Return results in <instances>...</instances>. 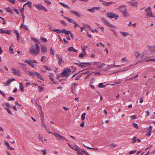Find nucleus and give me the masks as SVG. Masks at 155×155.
<instances>
[{
	"label": "nucleus",
	"instance_id": "obj_2",
	"mask_svg": "<svg viewBox=\"0 0 155 155\" xmlns=\"http://www.w3.org/2000/svg\"><path fill=\"white\" fill-rule=\"evenodd\" d=\"M126 7V6L125 5H123L120 6L118 8V9L122 13V15L125 17L129 15L127 9L125 8Z\"/></svg>",
	"mask_w": 155,
	"mask_h": 155
},
{
	"label": "nucleus",
	"instance_id": "obj_15",
	"mask_svg": "<svg viewBox=\"0 0 155 155\" xmlns=\"http://www.w3.org/2000/svg\"><path fill=\"white\" fill-rule=\"evenodd\" d=\"M15 79L14 78H12L11 79H10L8 80L6 82V84L5 85H5H7L9 86V85L12 82V81H15Z\"/></svg>",
	"mask_w": 155,
	"mask_h": 155
},
{
	"label": "nucleus",
	"instance_id": "obj_39",
	"mask_svg": "<svg viewBox=\"0 0 155 155\" xmlns=\"http://www.w3.org/2000/svg\"><path fill=\"white\" fill-rule=\"evenodd\" d=\"M49 77H50V79L52 81H53V80H54V76H53V75L52 74H51L49 76Z\"/></svg>",
	"mask_w": 155,
	"mask_h": 155
},
{
	"label": "nucleus",
	"instance_id": "obj_58",
	"mask_svg": "<svg viewBox=\"0 0 155 155\" xmlns=\"http://www.w3.org/2000/svg\"><path fill=\"white\" fill-rule=\"evenodd\" d=\"M133 126L135 128H138L137 124H136V123L134 124Z\"/></svg>",
	"mask_w": 155,
	"mask_h": 155
},
{
	"label": "nucleus",
	"instance_id": "obj_14",
	"mask_svg": "<svg viewBox=\"0 0 155 155\" xmlns=\"http://www.w3.org/2000/svg\"><path fill=\"white\" fill-rule=\"evenodd\" d=\"M41 50L42 52L43 53H45L47 51V49L46 45H41Z\"/></svg>",
	"mask_w": 155,
	"mask_h": 155
},
{
	"label": "nucleus",
	"instance_id": "obj_23",
	"mask_svg": "<svg viewBox=\"0 0 155 155\" xmlns=\"http://www.w3.org/2000/svg\"><path fill=\"white\" fill-rule=\"evenodd\" d=\"M63 74H64V76L65 77H67L68 76L69 74V73L66 70L63 71Z\"/></svg>",
	"mask_w": 155,
	"mask_h": 155
},
{
	"label": "nucleus",
	"instance_id": "obj_35",
	"mask_svg": "<svg viewBox=\"0 0 155 155\" xmlns=\"http://www.w3.org/2000/svg\"><path fill=\"white\" fill-rule=\"evenodd\" d=\"M5 109L7 110V111L8 113L11 114V115H13V114L12 113V112L10 111L9 109L8 108L5 107Z\"/></svg>",
	"mask_w": 155,
	"mask_h": 155
},
{
	"label": "nucleus",
	"instance_id": "obj_4",
	"mask_svg": "<svg viewBox=\"0 0 155 155\" xmlns=\"http://www.w3.org/2000/svg\"><path fill=\"white\" fill-rule=\"evenodd\" d=\"M33 5L37 9H38L40 10H42V9H43L45 12H46L48 11V9H47L45 7H44L41 4L39 3L37 4H34Z\"/></svg>",
	"mask_w": 155,
	"mask_h": 155
},
{
	"label": "nucleus",
	"instance_id": "obj_22",
	"mask_svg": "<svg viewBox=\"0 0 155 155\" xmlns=\"http://www.w3.org/2000/svg\"><path fill=\"white\" fill-rule=\"evenodd\" d=\"M132 66V65H130L129 66L124 68H123V70H121L122 71H125L128 70L130 69H131V67Z\"/></svg>",
	"mask_w": 155,
	"mask_h": 155
},
{
	"label": "nucleus",
	"instance_id": "obj_41",
	"mask_svg": "<svg viewBox=\"0 0 155 155\" xmlns=\"http://www.w3.org/2000/svg\"><path fill=\"white\" fill-rule=\"evenodd\" d=\"M117 145L115 144L114 143H112L110 145V147L112 148H114L115 146H117Z\"/></svg>",
	"mask_w": 155,
	"mask_h": 155
},
{
	"label": "nucleus",
	"instance_id": "obj_21",
	"mask_svg": "<svg viewBox=\"0 0 155 155\" xmlns=\"http://www.w3.org/2000/svg\"><path fill=\"white\" fill-rule=\"evenodd\" d=\"M20 28H21L24 29H28V28L27 26L24 25V23L22 24L20 26Z\"/></svg>",
	"mask_w": 155,
	"mask_h": 155
},
{
	"label": "nucleus",
	"instance_id": "obj_17",
	"mask_svg": "<svg viewBox=\"0 0 155 155\" xmlns=\"http://www.w3.org/2000/svg\"><path fill=\"white\" fill-rule=\"evenodd\" d=\"M68 50L70 51H74L76 53L78 52V50L74 48L71 46L68 48Z\"/></svg>",
	"mask_w": 155,
	"mask_h": 155
},
{
	"label": "nucleus",
	"instance_id": "obj_34",
	"mask_svg": "<svg viewBox=\"0 0 155 155\" xmlns=\"http://www.w3.org/2000/svg\"><path fill=\"white\" fill-rule=\"evenodd\" d=\"M154 46H151L149 47V48L150 49V50L151 51H155V49L153 48V47Z\"/></svg>",
	"mask_w": 155,
	"mask_h": 155
},
{
	"label": "nucleus",
	"instance_id": "obj_12",
	"mask_svg": "<svg viewBox=\"0 0 155 155\" xmlns=\"http://www.w3.org/2000/svg\"><path fill=\"white\" fill-rule=\"evenodd\" d=\"M54 134L56 137L57 140H59L60 139H62L63 137L61 136L60 134L56 133H54L52 134Z\"/></svg>",
	"mask_w": 155,
	"mask_h": 155
},
{
	"label": "nucleus",
	"instance_id": "obj_33",
	"mask_svg": "<svg viewBox=\"0 0 155 155\" xmlns=\"http://www.w3.org/2000/svg\"><path fill=\"white\" fill-rule=\"evenodd\" d=\"M84 25V26H85V27H86L87 28L89 29H91V27H90V26L87 24H83Z\"/></svg>",
	"mask_w": 155,
	"mask_h": 155
},
{
	"label": "nucleus",
	"instance_id": "obj_20",
	"mask_svg": "<svg viewBox=\"0 0 155 155\" xmlns=\"http://www.w3.org/2000/svg\"><path fill=\"white\" fill-rule=\"evenodd\" d=\"M32 4V3L31 2H29V1L28 2L26 3L24 5L23 7H24L26 5H28V7H29L31 8V7Z\"/></svg>",
	"mask_w": 155,
	"mask_h": 155
},
{
	"label": "nucleus",
	"instance_id": "obj_54",
	"mask_svg": "<svg viewBox=\"0 0 155 155\" xmlns=\"http://www.w3.org/2000/svg\"><path fill=\"white\" fill-rule=\"evenodd\" d=\"M60 21L61 22V23L63 24L64 25H66V23L64 21V20H62V21Z\"/></svg>",
	"mask_w": 155,
	"mask_h": 155
},
{
	"label": "nucleus",
	"instance_id": "obj_13",
	"mask_svg": "<svg viewBox=\"0 0 155 155\" xmlns=\"http://www.w3.org/2000/svg\"><path fill=\"white\" fill-rule=\"evenodd\" d=\"M56 56L58 57V59L59 60V61H58V63L60 65L62 63H64V61L62 59V56H59V55L58 54H55Z\"/></svg>",
	"mask_w": 155,
	"mask_h": 155
},
{
	"label": "nucleus",
	"instance_id": "obj_24",
	"mask_svg": "<svg viewBox=\"0 0 155 155\" xmlns=\"http://www.w3.org/2000/svg\"><path fill=\"white\" fill-rule=\"evenodd\" d=\"M120 32L122 35L124 36H125L127 35H129V33L128 32H122L120 31Z\"/></svg>",
	"mask_w": 155,
	"mask_h": 155
},
{
	"label": "nucleus",
	"instance_id": "obj_9",
	"mask_svg": "<svg viewBox=\"0 0 155 155\" xmlns=\"http://www.w3.org/2000/svg\"><path fill=\"white\" fill-rule=\"evenodd\" d=\"M26 72L25 73H26L27 74H29L30 76H32L34 78H35L34 75H36V73L35 72H31L29 71H27V70H26L25 71Z\"/></svg>",
	"mask_w": 155,
	"mask_h": 155
},
{
	"label": "nucleus",
	"instance_id": "obj_61",
	"mask_svg": "<svg viewBox=\"0 0 155 155\" xmlns=\"http://www.w3.org/2000/svg\"><path fill=\"white\" fill-rule=\"evenodd\" d=\"M91 31L93 33L94 32L97 33L98 32V31L96 29H94V30L91 29Z\"/></svg>",
	"mask_w": 155,
	"mask_h": 155
},
{
	"label": "nucleus",
	"instance_id": "obj_18",
	"mask_svg": "<svg viewBox=\"0 0 155 155\" xmlns=\"http://www.w3.org/2000/svg\"><path fill=\"white\" fill-rule=\"evenodd\" d=\"M62 32L64 33L67 35H68L69 34H71V31H67L65 29H62Z\"/></svg>",
	"mask_w": 155,
	"mask_h": 155
},
{
	"label": "nucleus",
	"instance_id": "obj_32",
	"mask_svg": "<svg viewBox=\"0 0 155 155\" xmlns=\"http://www.w3.org/2000/svg\"><path fill=\"white\" fill-rule=\"evenodd\" d=\"M7 11L9 12H12V10L9 7H7L6 8Z\"/></svg>",
	"mask_w": 155,
	"mask_h": 155
},
{
	"label": "nucleus",
	"instance_id": "obj_64",
	"mask_svg": "<svg viewBox=\"0 0 155 155\" xmlns=\"http://www.w3.org/2000/svg\"><path fill=\"white\" fill-rule=\"evenodd\" d=\"M5 31V30H3L2 28H0V33H4Z\"/></svg>",
	"mask_w": 155,
	"mask_h": 155
},
{
	"label": "nucleus",
	"instance_id": "obj_52",
	"mask_svg": "<svg viewBox=\"0 0 155 155\" xmlns=\"http://www.w3.org/2000/svg\"><path fill=\"white\" fill-rule=\"evenodd\" d=\"M39 139H41V141L42 142H43V140L42 139V136H41V135L40 134H39Z\"/></svg>",
	"mask_w": 155,
	"mask_h": 155
},
{
	"label": "nucleus",
	"instance_id": "obj_48",
	"mask_svg": "<svg viewBox=\"0 0 155 155\" xmlns=\"http://www.w3.org/2000/svg\"><path fill=\"white\" fill-rule=\"evenodd\" d=\"M5 145L7 146L8 149L10 147V146L9 144V143L6 141H5Z\"/></svg>",
	"mask_w": 155,
	"mask_h": 155
},
{
	"label": "nucleus",
	"instance_id": "obj_36",
	"mask_svg": "<svg viewBox=\"0 0 155 155\" xmlns=\"http://www.w3.org/2000/svg\"><path fill=\"white\" fill-rule=\"evenodd\" d=\"M140 55V53L139 51H137L135 54V55L136 58H137L139 57Z\"/></svg>",
	"mask_w": 155,
	"mask_h": 155
},
{
	"label": "nucleus",
	"instance_id": "obj_44",
	"mask_svg": "<svg viewBox=\"0 0 155 155\" xmlns=\"http://www.w3.org/2000/svg\"><path fill=\"white\" fill-rule=\"evenodd\" d=\"M38 87L40 91H43L44 88L42 87L41 86H39Z\"/></svg>",
	"mask_w": 155,
	"mask_h": 155
},
{
	"label": "nucleus",
	"instance_id": "obj_55",
	"mask_svg": "<svg viewBox=\"0 0 155 155\" xmlns=\"http://www.w3.org/2000/svg\"><path fill=\"white\" fill-rule=\"evenodd\" d=\"M85 54L83 53H81L79 55V57L81 58H83L84 57V55Z\"/></svg>",
	"mask_w": 155,
	"mask_h": 155
},
{
	"label": "nucleus",
	"instance_id": "obj_19",
	"mask_svg": "<svg viewBox=\"0 0 155 155\" xmlns=\"http://www.w3.org/2000/svg\"><path fill=\"white\" fill-rule=\"evenodd\" d=\"M51 31H54L58 33H60L62 32V30H59L55 28H54L52 29H51Z\"/></svg>",
	"mask_w": 155,
	"mask_h": 155
},
{
	"label": "nucleus",
	"instance_id": "obj_63",
	"mask_svg": "<svg viewBox=\"0 0 155 155\" xmlns=\"http://www.w3.org/2000/svg\"><path fill=\"white\" fill-rule=\"evenodd\" d=\"M0 93H1L2 95L4 97H5V93H3L2 91L0 90Z\"/></svg>",
	"mask_w": 155,
	"mask_h": 155
},
{
	"label": "nucleus",
	"instance_id": "obj_30",
	"mask_svg": "<svg viewBox=\"0 0 155 155\" xmlns=\"http://www.w3.org/2000/svg\"><path fill=\"white\" fill-rule=\"evenodd\" d=\"M9 51L10 53H13V49L12 48V46H10L9 47Z\"/></svg>",
	"mask_w": 155,
	"mask_h": 155
},
{
	"label": "nucleus",
	"instance_id": "obj_7",
	"mask_svg": "<svg viewBox=\"0 0 155 155\" xmlns=\"http://www.w3.org/2000/svg\"><path fill=\"white\" fill-rule=\"evenodd\" d=\"M75 64H76L79 67H81L82 68H84V67H85L86 66L83 64H89V65H91V63H89V62H87V63H82V64H81L79 63H75Z\"/></svg>",
	"mask_w": 155,
	"mask_h": 155
},
{
	"label": "nucleus",
	"instance_id": "obj_45",
	"mask_svg": "<svg viewBox=\"0 0 155 155\" xmlns=\"http://www.w3.org/2000/svg\"><path fill=\"white\" fill-rule=\"evenodd\" d=\"M137 140L136 137H134L132 139V143H134Z\"/></svg>",
	"mask_w": 155,
	"mask_h": 155
},
{
	"label": "nucleus",
	"instance_id": "obj_59",
	"mask_svg": "<svg viewBox=\"0 0 155 155\" xmlns=\"http://www.w3.org/2000/svg\"><path fill=\"white\" fill-rule=\"evenodd\" d=\"M131 117L132 118V119H137V116L136 115H134L131 116Z\"/></svg>",
	"mask_w": 155,
	"mask_h": 155
},
{
	"label": "nucleus",
	"instance_id": "obj_60",
	"mask_svg": "<svg viewBox=\"0 0 155 155\" xmlns=\"http://www.w3.org/2000/svg\"><path fill=\"white\" fill-rule=\"evenodd\" d=\"M150 61H155V58L151 59L150 60H146V61L147 62H148Z\"/></svg>",
	"mask_w": 155,
	"mask_h": 155
},
{
	"label": "nucleus",
	"instance_id": "obj_49",
	"mask_svg": "<svg viewBox=\"0 0 155 155\" xmlns=\"http://www.w3.org/2000/svg\"><path fill=\"white\" fill-rule=\"evenodd\" d=\"M87 46H84L81 47L82 49L84 52L85 51V50L86 49V48H87Z\"/></svg>",
	"mask_w": 155,
	"mask_h": 155
},
{
	"label": "nucleus",
	"instance_id": "obj_43",
	"mask_svg": "<svg viewBox=\"0 0 155 155\" xmlns=\"http://www.w3.org/2000/svg\"><path fill=\"white\" fill-rule=\"evenodd\" d=\"M41 39L44 42H46L47 41V40L45 38L42 37H41Z\"/></svg>",
	"mask_w": 155,
	"mask_h": 155
},
{
	"label": "nucleus",
	"instance_id": "obj_27",
	"mask_svg": "<svg viewBox=\"0 0 155 155\" xmlns=\"http://www.w3.org/2000/svg\"><path fill=\"white\" fill-rule=\"evenodd\" d=\"M130 3L131 4V5L132 6H136L137 5L138 3L137 2H130Z\"/></svg>",
	"mask_w": 155,
	"mask_h": 155
},
{
	"label": "nucleus",
	"instance_id": "obj_57",
	"mask_svg": "<svg viewBox=\"0 0 155 155\" xmlns=\"http://www.w3.org/2000/svg\"><path fill=\"white\" fill-rule=\"evenodd\" d=\"M83 152L84 154H85L86 155H89V154H88V153L85 150H83Z\"/></svg>",
	"mask_w": 155,
	"mask_h": 155
},
{
	"label": "nucleus",
	"instance_id": "obj_37",
	"mask_svg": "<svg viewBox=\"0 0 155 155\" xmlns=\"http://www.w3.org/2000/svg\"><path fill=\"white\" fill-rule=\"evenodd\" d=\"M45 3L48 5H49L51 4V2L49 1L48 0H44Z\"/></svg>",
	"mask_w": 155,
	"mask_h": 155
},
{
	"label": "nucleus",
	"instance_id": "obj_50",
	"mask_svg": "<svg viewBox=\"0 0 155 155\" xmlns=\"http://www.w3.org/2000/svg\"><path fill=\"white\" fill-rule=\"evenodd\" d=\"M15 99L12 97L10 96L8 98V100L9 101H13Z\"/></svg>",
	"mask_w": 155,
	"mask_h": 155
},
{
	"label": "nucleus",
	"instance_id": "obj_3",
	"mask_svg": "<svg viewBox=\"0 0 155 155\" xmlns=\"http://www.w3.org/2000/svg\"><path fill=\"white\" fill-rule=\"evenodd\" d=\"M145 11L146 12V18L150 17L155 18V16L151 10V8L150 7H148L145 10Z\"/></svg>",
	"mask_w": 155,
	"mask_h": 155
},
{
	"label": "nucleus",
	"instance_id": "obj_5",
	"mask_svg": "<svg viewBox=\"0 0 155 155\" xmlns=\"http://www.w3.org/2000/svg\"><path fill=\"white\" fill-rule=\"evenodd\" d=\"M106 15L109 18H114L116 20L119 17L118 15L117 14L111 12L107 13Z\"/></svg>",
	"mask_w": 155,
	"mask_h": 155
},
{
	"label": "nucleus",
	"instance_id": "obj_28",
	"mask_svg": "<svg viewBox=\"0 0 155 155\" xmlns=\"http://www.w3.org/2000/svg\"><path fill=\"white\" fill-rule=\"evenodd\" d=\"M20 88L21 90L22 91H24V86L22 85V83H20Z\"/></svg>",
	"mask_w": 155,
	"mask_h": 155
},
{
	"label": "nucleus",
	"instance_id": "obj_26",
	"mask_svg": "<svg viewBox=\"0 0 155 155\" xmlns=\"http://www.w3.org/2000/svg\"><path fill=\"white\" fill-rule=\"evenodd\" d=\"M106 86L105 85H103V83H100L98 85V87L99 88H103Z\"/></svg>",
	"mask_w": 155,
	"mask_h": 155
},
{
	"label": "nucleus",
	"instance_id": "obj_53",
	"mask_svg": "<svg viewBox=\"0 0 155 155\" xmlns=\"http://www.w3.org/2000/svg\"><path fill=\"white\" fill-rule=\"evenodd\" d=\"M68 21L70 23H72L73 24L74 22V21L71 18H70Z\"/></svg>",
	"mask_w": 155,
	"mask_h": 155
},
{
	"label": "nucleus",
	"instance_id": "obj_40",
	"mask_svg": "<svg viewBox=\"0 0 155 155\" xmlns=\"http://www.w3.org/2000/svg\"><path fill=\"white\" fill-rule=\"evenodd\" d=\"M36 75L37 76L38 78H39L41 80H42L41 76L39 74V73L37 72Z\"/></svg>",
	"mask_w": 155,
	"mask_h": 155
},
{
	"label": "nucleus",
	"instance_id": "obj_29",
	"mask_svg": "<svg viewBox=\"0 0 155 155\" xmlns=\"http://www.w3.org/2000/svg\"><path fill=\"white\" fill-rule=\"evenodd\" d=\"M45 56H43L42 57L41 60V61L43 62V63H45L46 62V60L45 59Z\"/></svg>",
	"mask_w": 155,
	"mask_h": 155
},
{
	"label": "nucleus",
	"instance_id": "obj_16",
	"mask_svg": "<svg viewBox=\"0 0 155 155\" xmlns=\"http://www.w3.org/2000/svg\"><path fill=\"white\" fill-rule=\"evenodd\" d=\"M113 2H107L104 1V2H103V4L104 5H105L106 6H109L110 5H112L113 3Z\"/></svg>",
	"mask_w": 155,
	"mask_h": 155
},
{
	"label": "nucleus",
	"instance_id": "obj_25",
	"mask_svg": "<svg viewBox=\"0 0 155 155\" xmlns=\"http://www.w3.org/2000/svg\"><path fill=\"white\" fill-rule=\"evenodd\" d=\"M44 127L46 129V130L48 131V132L49 133H51L52 134H53V133L51 132V131L50 130V129L49 128H48L46 127V125L45 124H44Z\"/></svg>",
	"mask_w": 155,
	"mask_h": 155
},
{
	"label": "nucleus",
	"instance_id": "obj_51",
	"mask_svg": "<svg viewBox=\"0 0 155 155\" xmlns=\"http://www.w3.org/2000/svg\"><path fill=\"white\" fill-rule=\"evenodd\" d=\"M73 24H74L75 25L74 26V28H75L77 26H79V25L75 22L74 21V22Z\"/></svg>",
	"mask_w": 155,
	"mask_h": 155
},
{
	"label": "nucleus",
	"instance_id": "obj_6",
	"mask_svg": "<svg viewBox=\"0 0 155 155\" xmlns=\"http://www.w3.org/2000/svg\"><path fill=\"white\" fill-rule=\"evenodd\" d=\"M102 20L106 26L111 28L115 27V26L114 25L111 24L105 18H103Z\"/></svg>",
	"mask_w": 155,
	"mask_h": 155
},
{
	"label": "nucleus",
	"instance_id": "obj_62",
	"mask_svg": "<svg viewBox=\"0 0 155 155\" xmlns=\"http://www.w3.org/2000/svg\"><path fill=\"white\" fill-rule=\"evenodd\" d=\"M24 11V7L23 8H21L20 9V12H21V14H23Z\"/></svg>",
	"mask_w": 155,
	"mask_h": 155
},
{
	"label": "nucleus",
	"instance_id": "obj_11",
	"mask_svg": "<svg viewBox=\"0 0 155 155\" xmlns=\"http://www.w3.org/2000/svg\"><path fill=\"white\" fill-rule=\"evenodd\" d=\"M96 9H97V10L99 11L100 9V7H94L88 9L87 10L91 12H94Z\"/></svg>",
	"mask_w": 155,
	"mask_h": 155
},
{
	"label": "nucleus",
	"instance_id": "obj_8",
	"mask_svg": "<svg viewBox=\"0 0 155 155\" xmlns=\"http://www.w3.org/2000/svg\"><path fill=\"white\" fill-rule=\"evenodd\" d=\"M12 73L15 75L20 76V72L18 69L12 68Z\"/></svg>",
	"mask_w": 155,
	"mask_h": 155
},
{
	"label": "nucleus",
	"instance_id": "obj_56",
	"mask_svg": "<svg viewBox=\"0 0 155 155\" xmlns=\"http://www.w3.org/2000/svg\"><path fill=\"white\" fill-rule=\"evenodd\" d=\"M127 60L126 59V58H123L121 59V61L123 62L124 61H127Z\"/></svg>",
	"mask_w": 155,
	"mask_h": 155
},
{
	"label": "nucleus",
	"instance_id": "obj_47",
	"mask_svg": "<svg viewBox=\"0 0 155 155\" xmlns=\"http://www.w3.org/2000/svg\"><path fill=\"white\" fill-rule=\"evenodd\" d=\"M136 152V150H132L129 152V153L130 155L135 153Z\"/></svg>",
	"mask_w": 155,
	"mask_h": 155
},
{
	"label": "nucleus",
	"instance_id": "obj_42",
	"mask_svg": "<svg viewBox=\"0 0 155 155\" xmlns=\"http://www.w3.org/2000/svg\"><path fill=\"white\" fill-rule=\"evenodd\" d=\"M4 33L10 34L11 33V31L10 30H5Z\"/></svg>",
	"mask_w": 155,
	"mask_h": 155
},
{
	"label": "nucleus",
	"instance_id": "obj_10",
	"mask_svg": "<svg viewBox=\"0 0 155 155\" xmlns=\"http://www.w3.org/2000/svg\"><path fill=\"white\" fill-rule=\"evenodd\" d=\"M70 12L78 17H80L81 16V15L76 11L71 10L70 11Z\"/></svg>",
	"mask_w": 155,
	"mask_h": 155
},
{
	"label": "nucleus",
	"instance_id": "obj_46",
	"mask_svg": "<svg viewBox=\"0 0 155 155\" xmlns=\"http://www.w3.org/2000/svg\"><path fill=\"white\" fill-rule=\"evenodd\" d=\"M50 52L51 54L53 55L54 54V53L52 47L50 49Z\"/></svg>",
	"mask_w": 155,
	"mask_h": 155
},
{
	"label": "nucleus",
	"instance_id": "obj_38",
	"mask_svg": "<svg viewBox=\"0 0 155 155\" xmlns=\"http://www.w3.org/2000/svg\"><path fill=\"white\" fill-rule=\"evenodd\" d=\"M24 61L25 62H26V63H27L29 65L31 63V62L30 61H28V60L27 59H25V60H24Z\"/></svg>",
	"mask_w": 155,
	"mask_h": 155
},
{
	"label": "nucleus",
	"instance_id": "obj_1",
	"mask_svg": "<svg viewBox=\"0 0 155 155\" xmlns=\"http://www.w3.org/2000/svg\"><path fill=\"white\" fill-rule=\"evenodd\" d=\"M36 48L34 45H32L30 48L29 53L33 55H36L39 53L40 47L38 44H35Z\"/></svg>",
	"mask_w": 155,
	"mask_h": 155
},
{
	"label": "nucleus",
	"instance_id": "obj_31",
	"mask_svg": "<svg viewBox=\"0 0 155 155\" xmlns=\"http://www.w3.org/2000/svg\"><path fill=\"white\" fill-rule=\"evenodd\" d=\"M85 115H86V113H84L82 114V115H81V117L82 120H84L85 118Z\"/></svg>",
	"mask_w": 155,
	"mask_h": 155
}]
</instances>
